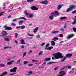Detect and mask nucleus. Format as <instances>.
<instances>
[{
	"label": "nucleus",
	"instance_id": "obj_1",
	"mask_svg": "<svg viewBox=\"0 0 76 76\" xmlns=\"http://www.w3.org/2000/svg\"><path fill=\"white\" fill-rule=\"evenodd\" d=\"M53 56H54L55 59L63 58L64 57L63 56V54L60 52H58L53 54Z\"/></svg>",
	"mask_w": 76,
	"mask_h": 76
},
{
	"label": "nucleus",
	"instance_id": "obj_2",
	"mask_svg": "<svg viewBox=\"0 0 76 76\" xmlns=\"http://www.w3.org/2000/svg\"><path fill=\"white\" fill-rule=\"evenodd\" d=\"M69 7L67 9V10L66 11V12H70L72 10H73V9L76 8V6L74 5H71L69 6Z\"/></svg>",
	"mask_w": 76,
	"mask_h": 76
},
{
	"label": "nucleus",
	"instance_id": "obj_3",
	"mask_svg": "<svg viewBox=\"0 0 76 76\" xmlns=\"http://www.w3.org/2000/svg\"><path fill=\"white\" fill-rule=\"evenodd\" d=\"M16 70H17V67H14L12 69H11L10 72H16Z\"/></svg>",
	"mask_w": 76,
	"mask_h": 76
},
{
	"label": "nucleus",
	"instance_id": "obj_4",
	"mask_svg": "<svg viewBox=\"0 0 76 76\" xmlns=\"http://www.w3.org/2000/svg\"><path fill=\"white\" fill-rule=\"evenodd\" d=\"M24 19V20H26V19L25 17H20L19 18L13 19L12 20V22H15V21H16V20H17L20 19Z\"/></svg>",
	"mask_w": 76,
	"mask_h": 76
},
{
	"label": "nucleus",
	"instance_id": "obj_5",
	"mask_svg": "<svg viewBox=\"0 0 76 76\" xmlns=\"http://www.w3.org/2000/svg\"><path fill=\"white\" fill-rule=\"evenodd\" d=\"M4 28H5V30L7 31V30H12V28L10 27H7V25H5L4 26Z\"/></svg>",
	"mask_w": 76,
	"mask_h": 76
},
{
	"label": "nucleus",
	"instance_id": "obj_6",
	"mask_svg": "<svg viewBox=\"0 0 76 76\" xmlns=\"http://www.w3.org/2000/svg\"><path fill=\"white\" fill-rule=\"evenodd\" d=\"M64 72V71H62L60 72L59 73H60V75H58V76H64V75H66L65 73H64L62 74V73H63Z\"/></svg>",
	"mask_w": 76,
	"mask_h": 76
},
{
	"label": "nucleus",
	"instance_id": "obj_7",
	"mask_svg": "<svg viewBox=\"0 0 76 76\" xmlns=\"http://www.w3.org/2000/svg\"><path fill=\"white\" fill-rule=\"evenodd\" d=\"M64 6L63 4H59L58 5L57 7V10H60Z\"/></svg>",
	"mask_w": 76,
	"mask_h": 76
},
{
	"label": "nucleus",
	"instance_id": "obj_8",
	"mask_svg": "<svg viewBox=\"0 0 76 76\" xmlns=\"http://www.w3.org/2000/svg\"><path fill=\"white\" fill-rule=\"evenodd\" d=\"M31 9L33 10H38V9L36 8L35 6H33L31 7Z\"/></svg>",
	"mask_w": 76,
	"mask_h": 76
},
{
	"label": "nucleus",
	"instance_id": "obj_9",
	"mask_svg": "<svg viewBox=\"0 0 76 76\" xmlns=\"http://www.w3.org/2000/svg\"><path fill=\"white\" fill-rule=\"evenodd\" d=\"M40 3L41 4H45L46 5L48 4V1L47 0H45L44 1H41Z\"/></svg>",
	"mask_w": 76,
	"mask_h": 76
},
{
	"label": "nucleus",
	"instance_id": "obj_10",
	"mask_svg": "<svg viewBox=\"0 0 76 76\" xmlns=\"http://www.w3.org/2000/svg\"><path fill=\"white\" fill-rule=\"evenodd\" d=\"M1 34L3 35H4L5 36L7 35V33L6 31H3L2 32Z\"/></svg>",
	"mask_w": 76,
	"mask_h": 76
},
{
	"label": "nucleus",
	"instance_id": "obj_11",
	"mask_svg": "<svg viewBox=\"0 0 76 76\" xmlns=\"http://www.w3.org/2000/svg\"><path fill=\"white\" fill-rule=\"evenodd\" d=\"M13 62H15L14 61H10L7 62V65H11V64H13Z\"/></svg>",
	"mask_w": 76,
	"mask_h": 76
},
{
	"label": "nucleus",
	"instance_id": "obj_12",
	"mask_svg": "<svg viewBox=\"0 0 76 76\" xmlns=\"http://www.w3.org/2000/svg\"><path fill=\"white\" fill-rule=\"evenodd\" d=\"M73 37H74V34H70L66 38L67 39H70V38H72Z\"/></svg>",
	"mask_w": 76,
	"mask_h": 76
},
{
	"label": "nucleus",
	"instance_id": "obj_13",
	"mask_svg": "<svg viewBox=\"0 0 76 76\" xmlns=\"http://www.w3.org/2000/svg\"><path fill=\"white\" fill-rule=\"evenodd\" d=\"M73 54H69L68 53L66 55V57H68V58H70V57H72Z\"/></svg>",
	"mask_w": 76,
	"mask_h": 76
},
{
	"label": "nucleus",
	"instance_id": "obj_14",
	"mask_svg": "<svg viewBox=\"0 0 76 76\" xmlns=\"http://www.w3.org/2000/svg\"><path fill=\"white\" fill-rule=\"evenodd\" d=\"M25 42V41L23 39H21L20 40V42H21V44H26V43L24 42Z\"/></svg>",
	"mask_w": 76,
	"mask_h": 76
},
{
	"label": "nucleus",
	"instance_id": "obj_15",
	"mask_svg": "<svg viewBox=\"0 0 76 76\" xmlns=\"http://www.w3.org/2000/svg\"><path fill=\"white\" fill-rule=\"evenodd\" d=\"M53 47H50L48 48H46L45 49V50H51V49H53Z\"/></svg>",
	"mask_w": 76,
	"mask_h": 76
},
{
	"label": "nucleus",
	"instance_id": "obj_16",
	"mask_svg": "<svg viewBox=\"0 0 76 76\" xmlns=\"http://www.w3.org/2000/svg\"><path fill=\"white\" fill-rule=\"evenodd\" d=\"M55 42L53 41H51V45L52 46H54L55 45Z\"/></svg>",
	"mask_w": 76,
	"mask_h": 76
},
{
	"label": "nucleus",
	"instance_id": "obj_17",
	"mask_svg": "<svg viewBox=\"0 0 76 76\" xmlns=\"http://www.w3.org/2000/svg\"><path fill=\"white\" fill-rule=\"evenodd\" d=\"M51 60V58H45V61H50Z\"/></svg>",
	"mask_w": 76,
	"mask_h": 76
},
{
	"label": "nucleus",
	"instance_id": "obj_18",
	"mask_svg": "<svg viewBox=\"0 0 76 76\" xmlns=\"http://www.w3.org/2000/svg\"><path fill=\"white\" fill-rule=\"evenodd\" d=\"M67 19V17H63L60 18H59V19H60L61 20H63V19Z\"/></svg>",
	"mask_w": 76,
	"mask_h": 76
},
{
	"label": "nucleus",
	"instance_id": "obj_19",
	"mask_svg": "<svg viewBox=\"0 0 76 76\" xmlns=\"http://www.w3.org/2000/svg\"><path fill=\"white\" fill-rule=\"evenodd\" d=\"M24 22V21L23 20H20L19 22V25H21L22 24V23Z\"/></svg>",
	"mask_w": 76,
	"mask_h": 76
},
{
	"label": "nucleus",
	"instance_id": "obj_20",
	"mask_svg": "<svg viewBox=\"0 0 76 76\" xmlns=\"http://www.w3.org/2000/svg\"><path fill=\"white\" fill-rule=\"evenodd\" d=\"M38 29V27H37L34 30V32L35 33L37 32V30Z\"/></svg>",
	"mask_w": 76,
	"mask_h": 76
},
{
	"label": "nucleus",
	"instance_id": "obj_21",
	"mask_svg": "<svg viewBox=\"0 0 76 76\" xmlns=\"http://www.w3.org/2000/svg\"><path fill=\"white\" fill-rule=\"evenodd\" d=\"M49 18L50 20H53L54 19V17L53 16H49Z\"/></svg>",
	"mask_w": 76,
	"mask_h": 76
},
{
	"label": "nucleus",
	"instance_id": "obj_22",
	"mask_svg": "<svg viewBox=\"0 0 76 76\" xmlns=\"http://www.w3.org/2000/svg\"><path fill=\"white\" fill-rule=\"evenodd\" d=\"M4 39L6 41H9V38H6V37H4Z\"/></svg>",
	"mask_w": 76,
	"mask_h": 76
},
{
	"label": "nucleus",
	"instance_id": "obj_23",
	"mask_svg": "<svg viewBox=\"0 0 76 76\" xmlns=\"http://www.w3.org/2000/svg\"><path fill=\"white\" fill-rule=\"evenodd\" d=\"M59 32V31H54L52 32V34H57V33H58Z\"/></svg>",
	"mask_w": 76,
	"mask_h": 76
},
{
	"label": "nucleus",
	"instance_id": "obj_24",
	"mask_svg": "<svg viewBox=\"0 0 76 76\" xmlns=\"http://www.w3.org/2000/svg\"><path fill=\"white\" fill-rule=\"evenodd\" d=\"M0 66H1V67H4V66H5V64H0Z\"/></svg>",
	"mask_w": 76,
	"mask_h": 76
},
{
	"label": "nucleus",
	"instance_id": "obj_25",
	"mask_svg": "<svg viewBox=\"0 0 76 76\" xmlns=\"http://www.w3.org/2000/svg\"><path fill=\"white\" fill-rule=\"evenodd\" d=\"M15 34V38H18V36H19V34L16 33Z\"/></svg>",
	"mask_w": 76,
	"mask_h": 76
},
{
	"label": "nucleus",
	"instance_id": "obj_26",
	"mask_svg": "<svg viewBox=\"0 0 76 76\" xmlns=\"http://www.w3.org/2000/svg\"><path fill=\"white\" fill-rule=\"evenodd\" d=\"M12 48V47H7V46L4 47L3 48L4 49H6V48Z\"/></svg>",
	"mask_w": 76,
	"mask_h": 76
},
{
	"label": "nucleus",
	"instance_id": "obj_27",
	"mask_svg": "<svg viewBox=\"0 0 76 76\" xmlns=\"http://www.w3.org/2000/svg\"><path fill=\"white\" fill-rule=\"evenodd\" d=\"M2 74L4 75H4H7V72H4Z\"/></svg>",
	"mask_w": 76,
	"mask_h": 76
},
{
	"label": "nucleus",
	"instance_id": "obj_28",
	"mask_svg": "<svg viewBox=\"0 0 76 76\" xmlns=\"http://www.w3.org/2000/svg\"><path fill=\"white\" fill-rule=\"evenodd\" d=\"M66 57H64L63 58V59H61V62L63 61H64V60H66Z\"/></svg>",
	"mask_w": 76,
	"mask_h": 76
},
{
	"label": "nucleus",
	"instance_id": "obj_29",
	"mask_svg": "<svg viewBox=\"0 0 76 76\" xmlns=\"http://www.w3.org/2000/svg\"><path fill=\"white\" fill-rule=\"evenodd\" d=\"M55 14H57V15H59V14L58 12L57 11H55L54 12Z\"/></svg>",
	"mask_w": 76,
	"mask_h": 76
},
{
	"label": "nucleus",
	"instance_id": "obj_30",
	"mask_svg": "<svg viewBox=\"0 0 76 76\" xmlns=\"http://www.w3.org/2000/svg\"><path fill=\"white\" fill-rule=\"evenodd\" d=\"M74 32H76V28L75 27H73L72 28Z\"/></svg>",
	"mask_w": 76,
	"mask_h": 76
},
{
	"label": "nucleus",
	"instance_id": "obj_31",
	"mask_svg": "<svg viewBox=\"0 0 76 76\" xmlns=\"http://www.w3.org/2000/svg\"><path fill=\"white\" fill-rule=\"evenodd\" d=\"M20 60H18L17 61V63L16 64H20Z\"/></svg>",
	"mask_w": 76,
	"mask_h": 76
},
{
	"label": "nucleus",
	"instance_id": "obj_32",
	"mask_svg": "<svg viewBox=\"0 0 76 76\" xmlns=\"http://www.w3.org/2000/svg\"><path fill=\"white\" fill-rule=\"evenodd\" d=\"M59 37L62 38V37H63V35L62 34H60L59 35Z\"/></svg>",
	"mask_w": 76,
	"mask_h": 76
},
{
	"label": "nucleus",
	"instance_id": "obj_33",
	"mask_svg": "<svg viewBox=\"0 0 76 76\" xmlns=\"http://www.w3.org/2000/svg\"><path fill=\"white\" fill-rule=\"evenodd\" d=\"M12 25L13 26H16V24L15 23H11Z\"/></svg>",
	"mask_w": 76,
	"mask_h": 76
},
{
	"label": "nucleus",
	"instance_id": "obj_34",
	"mask_svg": "<svg viewBox=\"0 0 76 76\" xmlns=\"http://www.w3.org/2000/svg\"><path fill=\"white\" fill-rule=\"evenodd\" d=\"M24 13H26V15H29V14H28V12H27V11H25L24 12Z\"/></svg>",
	"mask_w": 76,
	"mask_h": 76
},
{
	"label": "nucleus",
	"instance_id": "obj_35",
	"mask_svg": "<svg viewBox=\"0 0 76 76\" xmlns=\"http://www.w3.org/2000/svg\"><path fill=\"white\" fill-rule=\"evenodd\" d=\"M49 45H50V44H49V43H47L45 45V47L46 48H47V47H49Z\"/></svg>",
	"mask_w": 76,
	"mask_h": 76
},
{
	"label": "nucleus",
	"instance_id": "obj_36",
	"mask_svg": "<svg viewBox=\"0 0 76 76\" xmlns=\"http://www.w3.org/2000/svg\"><path fill=\"white\" fill-rule=\"evenodd\" d=\"M33 72L32 71H30L28 72V73H29V75H32V74Z\"/></svg>",
	"mask_w": 76,
	"mask_h": 76
},
{
	"label": "nucleus",
	"instance_id": "obj_37",
	"mask_svg": "<svg viewBox=\"0 0 76 76\" xmlns=\"http://www.w3.org/2000/svg\"><path fill=\"white\" fill-rule=\"evenodd\" d=\"M72 14H75V13H76V10H75L74 11H72Z\"/></svg>",
	"mask_w": 76,
	"mask_h": 76
},
{
	"label": "nucleus",
	"instance_id": "obj_38",
	"mask_svg": "<svg viewBox=\"0 0 76 76\" xmlns=\"http://www.w3.org/2000/svg\"><path fill=\"white\" fill-rule=\"evenodd\" d=\"M26 55V52H25L23 54V57H25V56Z\"/></svg>",
	"mask_w": 76,
	"mask_h": 76
},
{
	"label": "nucleus",
	"instance_id": "obj_39",
	"mask_svg": "<svg viewBox=\"0 0 76 76\" xmlns=\"http://www.w3.org/2000/svg\"><path fill=\"white\" fill-rule=\"evenodd\" d=\"M27 34L28 35V36H32V37H33L34 36V35L33 34H29V33H27Z\"/></svg>",
	"mask_w": 76,
	"mask_h": 76
},
{
	"label": "nucleus",
	"instance_id": "obj_40",
	"mask_svg": "<svg viewBox=\"0 0 76 76\" xmlns=\"http://www.w3.org/2000/svg\"><path fill=\"white\" fill-rule=\"evenodd\" d=\"M34 0H27V2H31L33 1Z\"/></svg>",
	"mask_w": 76,
	"mask_h": 76
},
{
	"label": "nucleus",
	"instance_id": "obj_41",
	"mask_svg": "<svg viewBox=\"0 0 76 76\" xmlns=\"http://www.w3.org/2000/svg\"><path fill=\"white\" fill-rule=\"evenodd\" d=\"M21 29H24L25 28V26H21L20 27Z\"/></svg>",
	"mask_w": 76,
	"mask_h": 76
},
{
	"label": "nucleus",
	"instance_id": "obj_42",
	"mask_svg": "<svg viewBox=\"0 0 76 76\" xmlns=\"http://www.w3.org/2000/svg\"><path fill=\"white\" fill-rule=\"evenodd\" d=\"M60 30L61 32H64V29L62 28H60Z\"/></svg>",
	"mask_w": 76,
	"mask_h": 76
},
{
	"label": "nucleus",
	"instance_id": "obj_43",
	"mask_svg": "<svg viewBox=\"0 0 76 76\" xmlns=\"http://www.w3.org/2000/svg\"><path fill=\"white\" fill-rule=\"evenodd\" d=\"M45 45V43H43L41 44V46H42V47H43L44 45Z\"/></svg>",
	"mask_w": 76,
	"mask_h": 76
},
{
	"label": "nucleus",
	"instance_id": "obj_44",
	"mask_svg": "<svg viewBox=\"0 0 76 76\" xmlns=\"http://www.w3.org/2000/svg\"><path fill=\"white\" fill-rule=\"evenodd\" d=\"M53 39H55L56 40H58V38L54 37L53 38Z\"/></svg>",
	"mask_w": 76,
	"mask_h": 76
},
{
	"label": "nucleus",
	"instance_id": "obj_45",
	"mask_svg": "<svg viewBox=\"0 0 76 76\" xmlns=\"http://www.w3.org/2000/svg\"><path fill=\"white\" fill-rule=\"evenodd\" d=\"M58 69V67H56L54 69V70H57Z\"/></svg>",
	"mask_w": 76,
	"mask_h": 76
},
{
	"label": "nucleus",
	"instance_id": "obj_46",
	"mask_svg": "<svg viewBox=\"0 0 76 76\" xmlns=\"http://www.w3.org/2000/svg\"><path fill=\"white\" fill-rule=\"evenodd\" d=\"M28 61H24L23 63L24 64H27V63H28Z\"/></svg>",
	"mask_w": 76,
	"mask_h": 76
},
{
	"label": "nucleus",
	"instance_id": "obj_47",
	"mask_svg": "<svg viewBox=\"0 0 76 76\" xmlns=\"http://www.w3.org/2000/svg\"><path fill=\"white\" fill-rule=\"evenodd\" d=\"M15 74H16L15 73H13L11 74H10V76H13V75H15Z\"/></svg>",
	"mask_w": 76,
	"mask_h": 76
},
{
	"label": "nucleus",
	"instance_id": "obj_48",
	"mask_svg": "<svg viewBox=\"0 0 76 76\" xmlns=\"http://www.w3.org/2000/svg\"><path fill=\"white\" fill-rule=\"evenodd\" d=\"M71 72L72 73H74V72H75V71H70L68 72V73H70Z\"/></svg>",
	"mask_w": 76,
	"mask_h": 76
},
{
	"label": "nucleus",
	"instance_id": "obj_49",
	"mask_svg": "<svg viewBox=\"0 0 76 76\" xmlns=\"http://www.w3.org/2000/svg\"><path fill=\"white\" fill-rule=\"evenodd\" d=\"M52 63H55V62H50L48 63L49 64H52Z\"/></svg>",
	"mask_w": 76,
	"mask_h": 76
},
{
	"label": "nucleus",
	"instance_id": "obj_50",
	"mask_svg": "<svg viewBox=\"0 0 76 76\" xmlns=\"http://www.w3.org/2000/svg\"><path fill=\"white\" fill-rule=\"evenodd\" d=\"M66 26H67V23H65L64 27V28H66Z\"/></svg>",
	"mask_w": 76,
	"mask_h": 76
},
{
	"label": "nucleus",
	"instance_id": "obj_51",
	"mask_svg": "<svg viewBox=\"0 0 76 76\" xmlns=\"http://www.w3.org/2000/svg\"><path fill=\"white\" fill-rule=\"evenodd\" d=\"M67 67H68V69H71V68H72V67L70 66H67Z\"/></svg>",
	"mask_w": 76,
	"mask_h": 76
},
{
	"label": "nucleus",
	"instance_id": "obj_52",
	"mask_svg": "<svg viewBox=\"0 0 76 76\" xmlns=\"http://www.w3.org/2000/svg\"><path fill=\"white\" fill-rule=\"evenodd\" d=\"M36 37L38 38H40V36H39V35H37Z\"/></svg>",
	"mask_w": 76,
	"mask_h": 76
},
{
	"label": "nucleus",
	"instance_id": "obj_53",
	"mask_svg": "<svg viewBox=\"0 0 76 76\" xmlns=\"http://www.w3.org/2000/svg\"><path fill=\"white\" fill-rule=\"evenodd\" d=\"M54 14H55V12H52L51 13V15H52V16H54Z\"/></svg>",
	"mask_w": 76,
	"mask_h": 76
},
{
	"label": "nucleus",
	"instance_id": "obj_54",
	"mask_svg": "<svg viewBox=\"0 0 76 76\" xmlns=\"http://www.w3.org/2000/svg\"><path fill=\"white\" fill-rule=\"evenodd\" d=\"M28 66H29V67H31V66H33V64H28Z\"/></svg>",
	"mask_w": 76,
	"mask_h": 76
},
{
	"label": "nucleus",
	"instance_id": "obj_55",
	"mask_svg": "<svg viewBox=\"0 0 76 76\" xmlns=\"http://www.w3.org/2000/svg\"><path fill=\"white\" fill-rule=\"evenodd\" d=\"M41 54H42V52H40L38 53V55H41Z\"/></svg>",
	"mask_w": 76,
	"mask_h": 76
},
{
	"label": "nucleus",
	"instance_id": "obj_56",
	"mask_svg": "<svg viewBox=\"0 0 76 76\" xmlns=\"http://www.w3.org/2000/svg\"><path fill=\"white\" fill-rule=\"evenodd\" d=\"M21 27V26H19L18 27H16V29H19Z\"/></svg>",
	"mask_w": 76,
	"mask_h": 76
},
{
	"label": "nucleus",
	"instance_id": "obj_57",
	"mask_svg": "<svg viewBox=\"0 0 76 76\" xmlns=\"http://www.w3.org/2000/svg\"><path fill=\"white\" fill-rule=\"evenodd\" d=\"M32 61L33 62H34V61H35L36 62H37V60L35 61V60H32Z\"/></svg>",
	"mask_w": 76,
	"mask_h": 76
},
{
	"label": "nucleus",
	"instance_id": "obj_58",
	"mask_svg": "<svg viewBox=\"0 0 76 76\" xmlns=\"http://www.w3.org/2000/svg\"><path fill=\"white\" fill-rule=\"evenodd\" d=\"M32 50H30L28 53V54H29V53H31L32 52Z\"/></svg>",
	"mask_w": 76,
	"mask_h": 76
},
{
	"label": "nucleus",
	"instance_id": "obj_59",
	"mask_svg": "<svg viewBox=\"0 0 76 76\" xmlns=\"http://www.w3.org/2000/svg\"><path fill=\"white\" fill-rule=\"evenodd\" d=\"M21 48H24V46L23 45H21Z\"/></svg>",
	"mask_w": 76,
	"mask_h": 76
},
{
	"label": "nucleus",
	"instance_id": "obj_60",
	"mask_svg": "<svg viewBox=\"0 0 76 76\" xmlns=\"http://www.w3.org/2000/svg\"><path fill=\"white\" fill-rule=\"evenodd\" d=\"M5 36L4 35H0V37H4Z\"/></svg>",
	"mask_w": 76,
	"mask_h": 76
},
{
	"label": "nucleus",
	"instance_id": "obj_61",
	"mask_svg": "<svg viewBox=\"0 0 76 76\" xmlns=\"http://www.w3.org/2000/svg\"><path fill=\"white\" fill-rule=\"evenodd\" d=\"M44 64H45V65L46 64V62H45L42 64V65H44Z\"/></svg>",
	"mask_w": 76,
	"mask_h": 76
},
{
	"label": "nucleus",
	"instance_id": "obj_62",
	"mask_svg": "<svg viewBox=\"0 0 76 76\" xmlns=\"http://www.w3.org/2000/svg\"><path fill=\"white\" fill-rule=\"evenodd\" d=\"M32 15H29V18H32Z\"/></svg>",
	"mask_w": 76,
	"mask_h": 76
},
{
	"label": "nucleus",
	"instance_id": "obj_63",
	"mask_svg": "<svg viewBox=\"0 0 76 76\" xmlns=\"http://www.w3.org/2000/svg\"><path fill=\"white\" fill-rule=\"evenodd\" d=\"M14 42H15V43H16V44H18V41L16 40H15Z\"/></svg>",
	"mask_w": 76,
	"mask_h": 76
},
{
	"label": "nucleus",
	"instance_id": "obj_64",
	"mask_svg": "<svg viewBox=\"0 0 76 76\" xmlns=\"http://www.w3.org/2000/svg\"><path fill=\"white\" fill-rule=\"evenodd\" d=\"M31 25H32V23L30 24L29 25H28V26H31Z\"/></svg>",
	"mask_w": 76,
	"mask_h": 76
}]
</instances>
